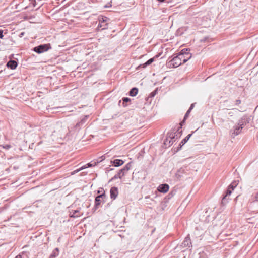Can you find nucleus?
<instances>
[{
	"label": "nucleus",
	"instance_id": "obj_1",
	"mask_svg": "<svg viewBox=\"0 0 258 258\" xmlns=\"http://www.w3.org/2000/svg\"><path fill=\"white\" fill-rule=\"evenodd\" d=\"M246 120L245 117H242L239 120L238 124L234 127L233 130L230 131L231 136L234 138L239 134L242 130L243 126L246 124Z\"/></svg>",
	"mask_w": 258,
	"mask_h": 258
},
{
	"label": "nucleus",
	"instance_id": "obj_2",
	"mask_svg": "<svg viewBox=\"0 0 258 258\" xmlns=\"http://www.w3.org/2000/svg\"><path fill=\"white\" fill-rule=\"evenodd\" d=\"M250 206L253 209L258 208V191L251 196L249 200Z\"/></svg>",
	"mask_w": 258,
	"mask_h": 258
},
{
	"label": "nucleus",
	"instance_id": "obj_3",
	"mask_svg": "<svg viewBox=\"0 0 258 258\" xmlns=\"http://www.w3.org/2000/svg\"><path fill=\"white\" fill-rule=\"evenodd\" d=\"M169 67L173 68H177L182 64V62L181 60V58L178 56V55L174 57L168 63Z\"/></svg>",
	"mask_w": 258,
	"mask_h": 258
},
{
	"label": "nucleus",
	"instance_id": "obj_4",
	"mask_svg": "<svg viewBox=\"0 0 258 258\" xmlns=\"http://www.w3.org/2000/svg\"><path fill=\"white\" fill-rule=\"evenodd\" d=\"M50 48V44H42L34 47V50L37 53H41L47 51Z\"/></svg>",
	"mask_w": 258,
	"mask_h": 258
},
{
	"label": "nucleus",
	"instance_id": "obj_5",
	"mask_svg": "<svg viewBox=\"0 0 258 258\" xmlns=\"http://www.w3.org/2000/svg\"><path fill=\"white\" fill-rule=\"evenodd\" d=\"M19 136V144L20 145L19 149L22 150L25 147H26L27 141H25V134L21 133L18 134Z\"/></svg>",
	"mask_w": 258,
	"mask_h": 258
},
{
	"label": "nucleus",
	"instance_id": "obj_6",
	"mask_svg": "<svg viewBox=\"0 0 258 258\" xmlns=\"http://www.w3.org/2000/svg\"><path fill=\"white\" fill-rule=\"evenodd\" d=\"M108 19L107 17H102L99 19V23L98 25V28H101L102 30H104L107 28V23H106Z\"/></svg>",
	"mask_w": 258,
	"mask_h": 258
},
{
	"label": "nucleus",
	"instance_id": "obj_7",
	"mask_svg": "<svg viewBox=\"0 0 258 258\" xmlns=\"http://www.w3.org/2000/svg\"><path fill=\"white\" fill-rule=\"evenodd\" d=\"M191 242L189 237V235H187L184 239L183 242L180 245V247L182 248H189L191 247Z\"/></svg>",
	"mask_w": 258,
	"mask_h": 258
},
{
	"label": "nucleus",
	"instance_id": "obj_8",
	"mask_svg": "<svg viewBox=\"0 0 258 258\" xmlns=\"http://www.w3.org/2000/svg\"><path fill=\"white\" fill-rule=\"evenodd\" d=\"M104 197H105L104 194H101L96 197L95 200V207L96 209L98 208L101 202V199H103Z\"/></svg>",
	"mask_w": 258,
	"mask_h": 258
},
{
	"label": "nucleus",
	"instance_id": "obj_9",
	"mask_svg": "<svg viewBox=\"0 0 258 258\" xmlns=\"http://www.w3.org/2000/svg\"><path fill=\"white\" fill-rule=\"evenodd\" d=\"M169 188V186L167 184H161L158 187V190L162 193L167 192Z\"/></svg>",
	"mask_w": 258,
	"mask_h": 258
},
{
	"label": "nucleus",
	"instance_id": "obj_10",
	"mask_svg": "<svg viewBox=\"0 0 258 258\" xmlns=\"http://www.w3.org/2000/svg\"><path fill=\"white\" fill-rule=\"evenodd\" d=\"M110 197L111 199L114 200L116 199L118 195V189L116 187H113L110 189Z\"/></svg>",
	"mask_w": 258,
	"mask_h": 258
},
{
	"label": "nucleus",
	"instance_id": "obj_11",
	"mask_svg": "<svg viewBox=\"0 0 258 258\" xmlns=\"http://www.w3.org/2000/svg\"><path fill=\"white\" fill-rule=\"evenodd\" d=\"M185 55H182V54H178V56H180V58H181V60L182 62V63H185L187 62L191 57V55L190 54V55H187V56H185Z\"/></svg>",
	"mask_w": 258,
	"mask_h": 258
},
{
	"label": "nucleus",
	"instance_id": "obj_12",
	"mask_svg": "<svg viewBox=\"0 0 258 258\" xmlns=\"http://www.w3.org/2000/svg\"><path fill=\"white\" fill-rule=\"evenodd\" d=\"M7 67L11 69H15L16 68V61L15 60H10L6 64Z\"/></svg>",
	"mask_w": 258,
	"mask_h": 258
},
{
	"label": "nucleus",
	"instance_id": "obj_13",
	"mask_svg": "<svg viewBox=\"0 0 258 258\" xmlns=\"http://www.w3.org/2000/svg\"><path fill=\"white\" fill-rule=\"evenodd\" d=\"M154 60V58H152L149 59L145 63L140 64L138 67V69H140L141 68H145L147 66L151 64Z\"/></svg>",
	"mask_w": 258,
	"mask_h": 258
},
{
	"label": "nucleus",
	"instance_id": "obj_14",
	"mask_svg": "<svg viewBox=\"0 0 258 258\" xmlns=\"http://www.w3.org/2000/svg\"><path fill=\"white\" fill-rule=\"evenodd\" d=\"M191 135L192 134H188L184 139L181 141L179 144L180 148H181L182 146H183L188 141Z\"/></svg>",
	"mask_w": 258,
	"mask_h": 258
},
{
	"label": "nucleus",
	"instance_id": "obj_15",
	"mask_svg": "<svg viewBox=\"0 0 258 258\" xmlns=\"http://www.w3.org/2000/svg\"><path fill=\"white\" fill-rule=\"evenodd\" d=\"M113 164L116 167H118L122 165L124 162L123 160L120 159H115L112 162Z\"/></svg>",
	"mask_w": 258,
	"mask_h": 258
},
{
	"label": "nucleus",
	"instance_id": "obj_16",
	"mask_svg": "<svg viewBox=\"0 0 258 258\" xmlns=\"http://www.w3.org/2000/svg\"><path fill=\"white\" fill-rule=\"evenodd\" d=\"M131 164L128 163L123 168L121 169V172H123V175H124L125 173L131 169Z\"/></svg>",
	"mask_w": 258,
	"mask_h": 258
},
{
	"label": "nucleus",
	"instance_id": "obj_17",
	"mask_svg": "<svg viewBox=\"0 0 258 258\" xmlns=\"http://www.w3.org/2000/svg\"><path fill=\"white\" fill-rule=\"evenodd\" d=\"M59 254V249L58 248H55L52 253L50 254L49 258H55Z\"/></svg>",
	"mask_w": 258,
	"mask_h": 258
},
{
	"label": "nucleus",
	"instance_id": "obj_18",
	"mask_svg": "<svg viewBox=\"0 0 258 258\" xmlns=\"http://www.w3.org/2000/svg\"><path fill=\"white\" fill-rule=\"evenodd\" d=\"M138 92V89L137 88H133L130 91L129 94L131 96H135Z\"/></svg>",
	"mask_w": 258,
	"mask_h": 258
},
{
	"label": "nucleus",
	"instance_id": "obj_19",
	"mask_svg": "<svg viewBox=\"0 0 258 258\" xmlns=\"http://www.w3.org/2000/svg\"><path fill=\"white\" fill-rule=\"evenodd\" d=\"M124 175H123V172H121V170H120L118 173L114 175L113 179H117L118 178H121Z\"/></svg>",
	"mask_w": 258,
	"mask_h": 258
},
{
	"label": "nucleus",
	"instance_id": "obj_20",
	"mask_svg": "<svg viewBox=\"0 0 258 258\" xmlns=\"http://www.w3.org/2000/svg\"><path fill=\"white\" fill-rule=\"evenodd\" d=\"M238 183H237V182L235 181L234 182H233L229 186V188L232 190H233L234 188L236 187V186L237 185Z\"/></svg>",
	"mask_w": 258,
	"mask_h": 258
},
{
	"label": "nucleus",
	"instance_id": "obj_21",
	"mask_svg": "<svg viewBox=\"0 0 258 258\" xmlns=\"http://www.w3.org/2000/svg\"><path fill=\"white\" fill-rule=\"evenodd\" d=\"M238 183H237V182L235 181L234 182H233L229 186V188L232 190H233L234 188L236 187V186L237 185Z\"/></svg>",
	"mask_w": 258,
	"mask_h": 258
},
{
	"label": "nucleus",
	"instance_id": "obj_22",
	"mask_svg": "<svg viewBox=\"0 0 258 258\" xmlns=\"http://www.w3.org/2000/svg\"><path fill=\"white\" fill-rule=\"evenodd\" d=\"M232 191V190L228 188V189L226 191V195L223 198V199L222 200V203H223L224 202L226 197L230 196L231 194Z\"/></svg>",
	"mask_w": 258,
	"mask_h": 258
},
{
	"label": "nucleus",
	"instance_id": "obj_23",
	"mask_svg": "<svg viewBox=\"0 0 258 258\" xmlns=\"http://www.w3.org/2000/svg\"><path fill=\"white\" fill-rule=\"evenodd\" d=\"M169 138H170V140L169 141V144H170L171 143V144H172L173 143V142L174 141H173V139L175 138L174 134H170L169 136Z\"/></svg>",
	"mask_w": 258,
	"mask_h": 258
},
{
	"label": "nucleus",
	"instance_id": "obj_24",
	"mask_svg": "<svg viewBox=\"0 0 258 258\" xmlns=\"http://www.w3.org/2000/svg\"><path fill=\"white\" fill-rule=\"evenodd\" d=\"M79 213L78 210H74L73 211V214L71 215V217L73 218H77L80 216V215L77 214Z\"/></svg>",
	"mask_w": 258,
	"mask_h": 258
},
{
	"label": "nucleus",
	"instance_id": "obj_25",
	"mask_svg": "<svg viewBox=\"0 0 258 258\" xmlns=\"http://www.w3.org/2000/svg\"><path fill=\"white\" fill-rule=\"evenodd\" d=\"M122 101H123V106L125 107V106H127L126 103L127 102L130 101L131 99L129 98H127V97H124V98H122Z\"/></svg>",
	"mask_w": 258,
	"mask_h": 258
},
{
	"label": "nucleus",
	"instance_id": "obj_26",
	"mask_svg": "<svg viewBox=\"0 0 258 258\" xmlns=\"http://www.w3.org/2000/svg\"><path fill=\"white\" fill-rule=\"evenodd\" d=\"M188 49H183L179 54H182V55H190L188 52H187Z\"/></svg>",
	"mask_w": 258,
	"mask_h": 258
},
{
	"label": "nucleus",
	"instance_id": "obj_27",
	"mask_svg": "<svg viewBox=\"0 0 258 258\" xmlns=\"http://www.w3.org/2000/svg\"><path fill=\"white\" fill-rule=\"evenodd\" d=\"M30 3L29 5V7H31V5H32V7H34L36 5V0H29Z\"/></svg>",
	"mask_w": 258,
	"mask_h": 258
},
{
	"label": "nucleus",
	"instance_id": "obj_28",
	"mask_svg": "<svg viewBox=\"0 0 258 258\" xmlns=\"http://www.w3.org/2000/svg\"><path fill=\"white\" fill-rule=\"evenodd\" d=\"M88 118V115L85 116L80 121L81 123H82L83 124L85 123V122L86 121L87 119Z\"/></svg>",
	"mask_w": 258,
	"mask_h": 258
},
{
	"label": "nucleus",
	"instance_id": "obj_29",
	"mask_svg": "<svg viewBox=\"0 0 258 258\" xmlns=\"http://www.w3.org/2000/svg\"><path fill=\"white\" fill-rule=\"evenodd\" d=\"M157 92V90H155L154 91H153L152 92H151L150 94V97H154L156 94Z\"/></svg>",
	"mask_w": 258,
	"mask_h": 258
},
{
	"label": "nucleus",
	"instance_id": "obj_30",
	"mask_svg": "<svg viewBox=\"0 0 258 258\" xmlns=\"http://www.w3.org/2000/svg\"><path fill=\"white\" fill-rule=\"evenodd\" d=\"M85 168H86V167H85V166H82V167H81V168H80L79 169H77V170H75V171L73 172L74 173H73L72 174H74V173H77V172H78L79 171H81V170H83V169H85Z\"/></svg>",
	"mask_w": 258,
	"mask_h": 258
},
{
	"label": "nucleus",
	"instance_id": "obj_31",
	"mask_svg": "<svg viewBox=\"0 0 258 258\" xmlns=\"http://www.w3.org/2000/svg\"><path fill=\"white\" fill-rule=\"evenodd\" d=\"M12 147V146L10 144H6L3 146V148L6 149H9Z\"/></svg>",
	"mask_w": 258,
	"mask_h": 258
},
{
	"label": "nucleus",
	"instance_id": "obj_32",
	"mask_svg": "<svg viewBox=\"0 0 258 258\" xmlns=\"http://www.w3.org/2000/svg\"><path fill=\"white\" fill-rule=\"evenodd\" d=\"M82 125H83V124H82V123H81V122L80 121V122H78V123L76 124V125H75V127H76V128H79V127H80L81 126H82Z\"/></svg>",
	"mask_w": 258,
	"mask_h": 258
},
{
	"label": "nucleus",
	"instance_id": "obj_33",
	"mask_svg": "<svg viewBox=\"0 0 258 258\" xmlns=\"http://www.w3.org/2000/svg\"><path fill=\"white\" fill-rule=\"evenodd\" d=\"M82 125H83V124H82V123H81V122L80 121V122H78V123L76 124V125H75V127H76V128H79V127H80L81 126H82Z\"/></svg>",
	"mask_w": 258,
	"mask_h": 258
},
{
	"label": "nucleus",
	"instance_id": "obj_34",
	"mask_svg": "<svg viewBox=\"0 0 258 258\" xmlns=\"http://www.w3.org/2000/svg\"><path fill=\"white\" fill-rule=\"evenodd\" d=\"M194 107V104H192L191 105L190 107H189V108L188 109V112H190Z\"/></svg>",
	"mask_w": 258,
	"mask_h": 258
},
{
	"label": "nucleus",
	"instance_id": "obj_35",
	"mask_svg": "<svg viewBox=\"0 0 258 258\" xmlns=\"http://www.w3.org/2000/svg\"><path fill=\"white\" fill-rule=\"evenodd\" d=\"M190 112H188V110H187V111L186 112L185 116H184V119H185L186 118V117L188 116V114H189Z\"/></svg>",
	"mask_w": 258,
	"mask_h": 258
},
{
	"label": "nucleus",
	"instance_id": "obj_36",
	"mask_svg": "<svg viewBox=\"0 0 258 258\" xmlns=\"http://www.w3.org/2000/svg\"><path fill=\"white\" fill-rule=\"evenodd\" d=\"M3 36H4L3 35V31L2 30H0V38L2 39Z\"/></svg>",
	"mask_w": 258,
	"mask_h": 258
},
{
	"label": "nucleus",
	"instance_id": "obj_37",
	"mask_svg": "<svg viewBox=\"0 0 258 258\" xmlns=\"http://www.w3.org/2000/svg\"><path fill=\"white\" fill-rule=\"evenodd\" d=\"M240 103H241V100H237L236 101V105H239V104H240Z\"/></svg>",
	"mask_w": 258,
	"mask_h": 258
},
{
	"label": "nucleus",
	"instance_id": "obj_38",
	"mask_svg": "<svg viewBox=\"0 0 258 258\" xmlns=\"http://www.w3.org/2000/svg\"><path fill=\"white\" fill-rule=\"evenodd\" d=\"M24 32H22V33H20V34L19 35V36H20V37H22L24 35Z\"/></svg>",
	"mask_w": 258,
	"mask_h": 258
},
{
	"label": "nucleus",
	"instance_id": "obj_39",
	"mask_svg": "<svg viewBox=\"0 0 258 258\" xmlns=\"http://www.w3.org/2000/svg\"><path fill=\"white\" fill-rule=\"evenodd\" d=\"M33 145V143H32V145H29V148L32 149L33 148V147H32Z\"/></svg>",
	"mask_w": 258,
	"mask_h": 258
},
{
	"label": "nucleus",
	"instance_id": "obj_40",
	"mask_svg": "<svg viewBox=\"0 0 258 258\" xmlns=\"http://www.w3.org/2000/svg\"><path fill=\"white\" fill-rule=\"evenodd\" d=\"M17 258H22V256L20 254L17 255Z\"/></svg>",
	"mask_w": 258,
	"mask_h": 258
},
{
	"label": "nucleus",
	"instance_id": "obj_41",
	"mask_svg": "<svg viewBox=\"0 0 258 258\" xmlns=\"http://www.w3.org/2000/svg\"><path fill=\"white\" fill-rule=\"evenodd\" d=\"M168 140V139H167L166 142H165V144L168 145V144L167 143Z\"/></svg>",
	"mask_w": 258,
	"mask_h": 258
},
{
	"label": "nucleus",
	"instance_id": "obj_42",
	"mask_svg": "<svg viewBox=\"0 0 258 258\" xmlns=\"http://www.w3.org/2000/svg\"><path fill=\"white\" fill-rule=\"evenodd\" d=\"M88 166H91V165L90 163H88Z\"/></svg>",
	"mask_w": 258,
	"mask_h": 258
},
{
	"label": "nucleus",
	"instance_id": "obj_43",
	"mask_svg": "<svg viewBox=\"0 0 258 258\" xmlns=\"http://www.w3.org/2000/svg\"><path fill=\"white\" fill-rule=\"evenodd\" d=\"M15 258H16V257Z\"/></svg>",
	"mask_w": 258,
	"mask_h": 258
}]
</instances>
